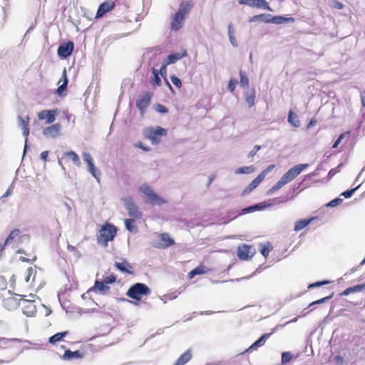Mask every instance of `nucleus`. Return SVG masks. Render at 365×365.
Here are the masks:
<instances>
[{
    "mask_svg": "<svg viewBox=\"0 0 365 365\" xmlns=\"http://www.w3.org/2000/svg\"><path fill=\"white\" fill-rule=\"evenodd\" d=\"M138 192L140 196L152 206H161L168 203V201L158 195L153 187L147 182L142 183L138 187Z\"/></svg>",
    "mask_w": 365,
    "mask_h": 365,
    "instance_id": "1",
    "label": "nucleus"
},
{
    "mask_svg": "<svg viewBox=\"0 0 365 365\" xmlns=\"http://www.w3.org/2000/svg\"><path fill=\"white\" fill-rule=\"evenodd\" d=\"M191 7L192 4L188 1L183 2L180 5L178 10L172 17L170 23L171 30L178 31L182 27L183 20L185 16L188 14Z\"/></svg>",
    "mask_w": 365,
    "mask_h": 365,
    "instance_id": "2",
    "label": "nucleus"
},
{
    "mask_svg": "<svg viewBox=\"0 0 365 365\" xmlns=\"http://www.w3.org/2000/svg\"><path fill=\"white\" fill-rule=\"evenodd\" d=\"M168 134V130L160 126H150L143 129V136L149 140L153 145H158L162 138Z\"/></svg>",
    "mask_w": 365,
    "mask_h": 365,
    "instance_id": "3",
    "label": "nucleus"
},
{
    "mask_svg": "<svg viewBox=\"0 0 365 365\" xmlns=\"http://www.w3.org/2000/svg\"><path fill=\"white\" fill-rule=\"evenodd\" d=\"M117 232V228L111 225L106 223L102 226L97 235V241L99 245L107 247L108 242L112 241Z\"/></svg>",
    "mask_w": 365,
    "mask_h": 365,
    "instance_id": "4",
    "label": "nucleus"
},
{
    "mask_svg": "<svg viewBox=\"0 0 365 365\" xmlns=\"http://www.w3.org/2000/svg\"><path fill=\"white\" fill-rule=\"evenodd\" d=\"M38 299L37 296L33 294L29 295L21 296V307L23 313L27 317H34L36 313V305L35 304L36 300Z\"/></svg>",
    "mask_w": 365,
    "mask_h": 365,
    "instance_id": "5",
    "label": "nucleus"
},
{
    "mask_svg": "<svg viewBox=\"0 0 365 365\" xmlns=\"http://www.w3.org/2000/svg\"><path fill=\"white\" fill-rule=\"evenodd\" d=\"M120 202L126 209L128 215L134 219H140L142 217L143 214L139 210L138 207L136 205L134 199L130 195H127L120 199Z\"/></svg>",
    "mask_w": 365,
    "mask_h": 365,
    "instance_id": "6",
    "label": "nucleus"
},
{
    "mask_svg": "<svg viewBox=\"0 0 365 365\" xmlns=\"http://www.w3.org/2000/svg\"><path fill=\"white\" fill-rule=\"evenodd\" d=\"M150 293V290L145 284L136 283L128 289L127 295L133 299L140 300L144 295Z\"/></svg>",
    "mask_w": 365,
    "mask_h": 365,
    "instance_id": "7",
    "label": "nucleus"
},
{
    "mask_svg": "<svg viewBox=\"0 0 365 365\" xmlns=\"http://www.w3.org/2000/svg\"><path fill=\"white\" fill-rule=\"evenodd\" d=\"M309 165L306 163L296 165L288 170L280 179L284 185H287L295 179Z\"/></svg>",
    "mask_w": 365,
    "mask_h": 365,
    "instance_id": "8",
    "label": "nucleus"
},
{
    "mask_svg": "<svg viewBox=\"0 0 365 365\" xmlns=\"http://www.w3.org/2000/svg\"><path fill=\"white\" fill-rule=\"evenodd\" d=\"M255 254V249L250 245H241L237 248V256L242 260H247Z\"/></svg>",
    "mask_w": 365,
    "mask_h": 365,
    "instance_id": "9",
    "label": "nucleus"
},
{
    "mask_svg": "<svg viewBox=\"0 0 365 365\" xmlns=\"http://www.w3.org/2000/svg\"><path fill=\"white\" fill-rule=\"evenodd\" d=\"M83 158L88 164V170L89 173L96 179L98 182L100 180V171L95 167L93 163V158L91 154L88 153H83Z\"/></svg>",
    "mask_w": 365,
    "mask_h": 365,
    "instance_id": "10",
    "label": "nucleus"
},
{
    "mask_svg": "<svg viewBox=\"0 0 365 365\" xmlns=\"http://www.w3.org/2000/svg\"><path fill=\"white\" fill-rule=\"evenodd\" d=\"M58 114V110L57 109L43 110L38 113V118L40 120H45L47 124H51L56 120Z\"/></svg>",
    "mask_w": 365,
    "mask_h": 365,
    "instance_id": "11",
    "label": "nucleus"
},
{
    "mask_svg": "<svg viewBox=\"0 0 365 365\" xmlns=\"http://www.w3.org/2000/svg\"><path fill=\"white\" fill-rule=\"evenodd\" d=\"M62 126L60 123H56L45 128L43 134L48 138H56L61 135Z\"/></svg>",
    "mask_w": 365,
    "mask_h": 365,
    "instance_id": "12",
    "label": "nucleus"
},
{
    "mask_svg": "<svg viewBox=\"0 0 365 365\" xmlns=\"http://www.w3.org/2000/svg\"><path fill=\"white\" fill-rule=\"evenodd\" d=\"M240 4H245L251 7L263 8L264 9L272 11L265 0H239Z\"/></svg>",
    "mask_w": 365,
    "mask_h": 365,
    "instance_id": "13",
    "label": "nucleus"
},
{
    "mask_svg": "<svg viewBox=\"0 0 365 365\" xmlns=\"http://www.w3.org/2000/svg\"><path fill=\"white\" fill-rule=\"evenodd\" d=\"M3 304L8 310H14L21 305V298L18 299L17 296L11 294L4 299Z\"/></svg>",
    "mask_w": 365,
    "mask_h": 365,
    "instance_id": "14",
    "label": "nucleus"
},
{
    "mask_svg": "<svg viewBox=\"0 0 365 365\" xmlns=\"http://www.w3.org/2000/svg\"><path fill=\"white\" fill-rule=\"evenodd\" d=\"M74 48V44L72 41H68L65 43H62L59 46L58 49V55L61 58H67L69 56Z\"/></svg>",
    "mask_w": 365,
    "mask_h": 365,
    "instance_id": "15",
    "label": "nucleus"
},
{
    "mask_svg": "<svg viewBox=\"0 0 365 365\" xmlns=\"http://www.w3.org/2000/svg\"><path fill=\"white\" fill-rule=\"evenodd\" d=\"M29 116H26V119H24L21 118V116L18 117V124L19 126L22 130V133L24 136H25V145H24V153H25L26 149H27V142H28V135H29V129L28 128V123H29Z\"/></svg>",
    "mask_w": 365,
    "mask_h": 365,
    "instance_id": "16",
    "label": "nucleus"
},
{
    "mask_svg": "<svg viewBox=\"0 0 365 365\" xmlns=\"http://www.w3.org/2000/svg\"><path fill=\"white\" fill-rule=\"evenodd\" d=\"M150 94L149 93H145L140 98L137 100L136 106L137 108L143 113L145 108L148 106L150 102Z\"/></svg>",
    "mask_w": 365,
    "mask_h": 365,
    "instance_id": "17",
    "label": "nucleus"
},
{
    "mask_svg": "<svg viewBox=\"0 0 365 365\" xmlns=\"http://www.w3.org/2000/svg\"><path fill=\"white\" fill-rule=\"evenodd\" d=\"M20 239V231L18 229L12 230L6 237L4 247L11 245L19 241Z\"/></svg>",
    "mask_w": 365,
    "mask_h": 365,
    "instance_id": "18",
    "label": "nucleus"
},
{
    "mask_svg": "<svg viewBox=\"0 0 365 365\" xmlns=\"http://www.w3.org/2000/svg\"><path fill=\"white\" fill-rule=\"evenodd\" d=\"M114 6V3L112 1H107L101 4L97 11L96 17H101L106 12L110 11Z\"/></svg>",
    "mask_w": 365,
    "mask_h": 365,
    "instance_id": "19",
    "label": "nucleus"
},
{
    "mask_svg": "<svg viewBox=\"0 0 365 365\" xmlns=\"http://www.w3.org/2000/svg\"><path fill=\"white\" fill-rule=\"evenodd\" d=\"M187 51L185 50H183L181 52L170 54L168 56L165 62L168 65L175 63L177 61L182 58L183 57L187 56Z\"/></svg>",
    "mask_w": 365,
    "mask_h": 365,
    "instance_id": "20",
    "label": "nucleus"
},
{
    "mask_svg": "<svg viewBox=\"0 0 365 365\" xmlns=\"http://www.w3.org/2000/svg\"><path fill=\"white\" fill-rule=\"evenodd\" d=\"M160 244L159 247L161 248L168 247L174 244L173 240L167 233H163L160 235Z\"/></svg>",
    "mask_w": 365,
    "mask_h": 365,
    "instance_id": "21",
    "label": "nucleus"
},
{
    "mask_svg": "<svg viewBox=\"0 0 365 365\" xmlns=\"http://www.w3.org/2000/svg\"><path fill=\"white\" fill-rule=\"evenodd\" d=\"M262 175L260 176L259 175L255 178L248 185L247 187L244 190L243 194H247L250 192H252L254 189H255L259 183L263 180Z\"/></svg>",
    "mask_w": 365,
    "mask_h": 365,
    "instance_id": "22",
    "label": "nucleus"
},
{
    "mask_svg": "<svg viewBox=\"0 0 365 365\" xmlns=\"http://www.w3.org/2000/svg\"><path fill=\"white\" fill-rule=\"evenodd\" d=\"M271 23L275 24H282L286 23H292L294 21V18L292 17H284V16H272L270 15Z\"/></svg>",
    "mask_w": 365,
    "mask_h": 365,
    "instance_id": "23",
    "label": "nucleus"
},
{
    "mask_svg": "<svg viewBox=\"0 0 365 365\" xmlns=\"http://www.w3.org/2000/svg\"><path fill=\"white\" fill-rule=\"evenodd\" d=\"M61 82H62V84L57 89V93L59 96H61L63 93V92L66 89V86L68 83L66 68H64L63 71L62 77L59 80L58 83H61Z\"/></svg>",
    "mask_w": 365,
    "mask_h": 365,
    "instance_id": "24",
    "label": "nucleus"
},
{
    "mask_svg": "<svg viewBox=\"0 0 365 365\" xmlns=\"http://www.w3.org/2000/svg\"><path fill=\"white\" fill-rule=\"evenodd\" d=\"M63 158L70 159L76 166H81V160L78 155L73 151L66 152L63 153Z\"/></svg>",
    "mask_w": 365,
    "mask_h": 365,
    "instance_id": "25",
    "label": "nucleus"
},
{
    "mask_svg": "<svg viewBox=\"0 0 365 365\" xmlns=\"http://www.w3.org/2000/svg\"><path fill=\"white\" fill-rule=\"evenodd\" d=\"M191 357L192 353L190 350H187L180 356L175 365H184L190 360Z\"/></svg>",
    "mask_w": 365,
    "mask_h": 365,
    "instance_id": "26",
    "label": "nucleus"
},
{
    "mask_svg": "<svg viewBox=\"0 0 365 365\" xmlns=\"http://www.w3.org/2000/svg\"><path fill=\"white\" fill-rule=\"evenodd\" d=\"M90 290H98L100 292L105 294L109 290V287L107 285V284L104 283V281L103 282L96 281L94 287H92Z\"/></svg>",
    "mask_w": 365,
    "mask_h": 365,
    "instance_id": "27",
    "label": "nucleus"
},
{
    "mask_svg": "<svg viewBox=\"0 0 365 365\" xmlns=\"http://www.w3.org/2000/svg\"><path fill=\"white\" fill-rule=\"evenodd\" d=\"M263 21L265 23H271L270 14H262L259 15L253 16L250 19V22Z\"/></svg>",
    "mask_w": 365,
    "mask_h": 365,
    "instance_id": "28",
    "label": "nucleus"
},
{
    "mask_svg": "<svg viewBox=\"0 0 365 365\" xmlns=\"http://www.w3.org/2000/svg\"><path fill=\"white\" fill-rule=\"evenodd\" d=\"M255 171V168L253 165H250V166H243V167H240V168L235 169V173L237 175H240V174L248 175V174L254 173Z\"/></svg>",
    "mask_w": 365,
    "mask_h": 365,
    "instance_id": "29",
    "label": "nucleus"
},
{
    "mask_svg": "<svg viewBox=\"0 0 365 365\" xmlns=\"http://www.w3.org/2000/svg\"><path fill=\"white\" fill-rule=\"evenodd\" d=\"M313 219L297 221L294 225V231L299 232L310 224Z\"/></svg>",
    "mask_w": 365,
    "mask_h": 365,
    "instance_id": "30",
    "label": "nucleus"
},
{
    "mask_svg": "<svg viewBox=\"0 0 365 365\" xmlns=\"http://www.w3.org/2000/svg\"><path fill=\"white\" fill-rule=\"evenodd\" d=\"M81 357H82V354L78 351H71L68 350V351H65V353L63 356V359H66V360H69L73 358H81Z\"/></svg>",
    "mask_w": 365,
    "mask_h": 365,
    "instance_id": "31",
    "label": "nucleus"
},
{
    "mask_svg": "<svg viewBox=\"0 0 365 365\" xmlns=\"http://www.w3.org/2000/svg\"><path fill=\"white\" fill-rule=\"evenodd\" d=\"M126 229L131 232H136L137 228L135 225V219H125L124 221Z\"/></svg>",
    "mask_w": 365,
    "mask_h": 365,
    "instance_id": "32",
    "label": "nucleus"
},
{
    "mask_svg": "<svg viewBox=\"0 0 365 365\" xmlns=\"http://www.w3.org/2000/svg\"><path fill=\"white\" fill-rule=\"evenodd\" d=\"M240 85L242 88H248L250 85L248 77L247 76L246 73L243 71H240Z\"/></svg>",
    "mask_w": 365,
    "mask_h": 365,
    "instance_id": "33",
    "label": "nucleus"
},
{
    "mask_svg": "<svg viewBox=\"0 0 365 365\" xmlns=\"http://www.w3.org/2000/svg\"><path fill=\"white\" fill-rule=\"evenodd\" d=\"M288 122L295 128L300 126V121L297 116L294 115V113L292 110L289 112Z\"/></svg>",
    "mask_w": 365,
    "mask_h": 365,
    "instance_id": "34",
    "label": "nucleus"
},
{
    "mask_svg": "<svg viewBox=\"0 0 365 365\" xmlns=\"http://www.w3.org/2000/svg\"><path fill=\"white\" fill-rule=\"evenodd\" d=\"M67 334L68 331L57 333L49 338V342L51 344H55L58 341H60L62 340L63 337H65L67 335Z\"/></svg>",
    "mask_w": 365,
    "mask_h": 365,
    "instance_id": "35",
    "label": "nucleus"
},
{
    "mask_svg": "<svg viewBox=\"0 0 365 365\" xmlns=\"http://www.w3.org/2000/svg\"><path fill=\"white\" fill-rule=\"evenodd\" d=\"M269 334H263L258 340H257L250 347L249 349H257L259 346H261L264 343L265 340L269 336Z\"/></svg>",
    "mask_w": 365,
    "mask_h": 365,
    "instance_id": "36",
    "label": "nucleus"
},
{
    "mask_svg": "<svg viewBox=\"0 0 365 365\" xmlns=\"http://www.w3.org/2000/svg\"><path fill=\"white\" fill-rule=\"evenodd\" d=\"M284 185V183L281 180V179H279V180L274 185H273L270 189L267 190V194L268 195H272Z\"/></svg>",
    "mask_w": 365,
    "mask_h": 365,
    "instance_id": "37",
    "label": "nucleus"
},
{
    "mask_svg": "<svg viewBox=\"0 0 365 365\" xmlns=\"http://www.w3.org/2000/svg\"><path fill=\"white\" fill-rule=\"evenodd\" d=\"M206 272H207V268H205V267H202V266H200V267H196L193 270H192L189 273V277H190V278H192L195 275L202 274H205Z\"/></svg>",
    "mask_w": 365,
    "mask_h": 365,
    "instance_id": "38",
    "label": "nucleus"
},
{
    "mask_svg": "<svg viewBox=\"0 0 365 365\" xmlns=\"http://www.w3.org/2000/svg\"><path fill=\"white\" fill-rule=\"evenodd\" d=\"M153 78L152 80L153 85L157 86H160L161 80H160V78L159 77L158 71L157 69H153Z\"/></svg>",
    "mask_w": 365,
    "mask_h": 365,
    "instance_id": "39",
    "label": "nucleus"
},
{
    "mask_svg": "<svg viewBox=\"0 0 365 365\" xmlns=\"http://www.w3.org/2000/svg\"><path fill=\"white\" fill-rule=\"evenodd\" d=\"M329 5L331 8L341 10L344 9V5L336 0H329Z\"/></svg>",
    "mask_w": 365,
    "mask_h": 365,
    "instance_id": "40",
    "label": "nucleus"
},
{
    "mask_svg": "<svg viewBox=\"0 0 365 365\" xmlns=\"http://www.w3.org/2000/svg\"><path fill=\"white\" fill-rule=\"evenodd\" d=\"M275 201H276V199H274V200H270L267 202H261V203H259V204H257L256 205H259V207L257 209V210H262L265 207H270L273 205L275 204Z\"/></svg>",
    "mask_w": 365,
    "mask_h": 365,
    "instance_id": "41",
    "label": "nucleus"
},
{
    "mask_svg": "<svg viewBox=\"0 0 365 365\" xmlns=\"http://www.w3.org/2000/svg\"><path fill=\"white\" fill-rule=\"evenodd\" d=\"M246 102L249 105L250 107H252L255 105V95L254 92L250 94H247Z\"/></svg>",
    "mask_w": 365,
    "mask_h": 365,
    "instance_id": "42",
    "label": "nucleus"
},
{
    "mask_svg": "<svg viewBox=\"0 0 365 365\" xmlns=\"http://www.w3.org/2000/svg\"><path fill=\"white\" fill-rule=\"evenodd\" d=\"M349 288L351 293L361 292L363 290H365V282L364 284H357Z\"/></svg>",
    "mask_w": 365,
    "mask_h": 365,
    "instance_id": "43",
    "label": "nucleus"
},
{
    "mask_svg": "<svg viewBox=\"0 0 365 365\" xmlns=\"http://www.w3.org/2000/svg\"><path fill=\"white\" fill-rule=\"evenodd\" d=\"M361 185V183H360L356 187H354V188H353V189H351L350 190H346V191L343 192L341 193V195L344 196L345 198H349V197H351L352 195L360 187Z\"/></svg>",
    "mask_w": 365,
    "mask_h": 365,
    "instance_id": "44",
    "label": "nucleus"
},
{
    "mask_svg": "<svg viewBox=\"0 0 365 365\" xmlns=\"http://www.w3.org/2000/svg\"><path fill=\"white\" fill-rule=\"evenodd\" d=\"M342 199L335 198L326 205L327 207H334L341 203Z\"/></svg>",
    "mask_w": 365,
    "mask_h": 365,
    "instance_id": "45",
    "label": "nucleus"
},
{
    "mask_svg": "<svg viewBox=\"0 0 365 365\" xmlns=\"http://www.w3.org/2000/svg\"><path fill=\"white\" fill-rule=\"evenodd\" d=\"M115 267L122 272H128L127 269L128 264L126 262H115Z\"/></svg>",
    "mask_w": 365,
    "mask_h": 365,
    "instance_id": "46",
    "label": "nucleus"
},
{
    "mask_svg": "<svg viewBox=\"0 0 365 365\" xmlns=\"http://www.w3.org/2000/svg\"><path fill=\"white\" fill-rule=\"evenodd\" d=\"M34 273H35V269H34L33 267L28 268L26 270V276L25 277V281L26 282H29L30 280V278L32 276H34Z\"/></svg>",
    "mask_w": 365,
    "mask_h": 365,
    "instance_id": "47",
    "label": "nucleus"
},
{
    "mask_svg": "<svg viewBox=\"0 0 365 365\" xmlns=\"http://www.w3.org/2000/svg\"><path fill=\"white\" fill-rule=\"evenodd\" d=\"M237 83V80H235L234 78H231L229 81V83H228V86H227L228 90L230 92H233L235 89V86H236Z\"/></svg>",
    "mask_w": 365,
    "mask_h": 365,
    "instance_id": "48",
    "label": "nucleus"
},
{
    "mask_svg": "<svg viewBox=\"0 0 365 365\" xmlns=\"http://www.w3.org/2000/svg\"><path fill=\"white\" fill-rule=\"evenodd\" d=\"M349 133H344L341 134L338 139L335 141V143L333 145V148H336L339 145V144L341 143V141L346 137L349 135Z\"/></svg>",
    "mask_w": 365,
    "mask_h": 365,
    "instance_id": "49",
    "label": "nucleus"
},
{
    "mask_svg": "<svg viewBox=\"0 0 365 365\" xmlns=\"http://www.w3.org/2000/svg\"><path fill=\"white\" fill-rule=\"evenodd\" d=\"M170 80L172 81V83L178 88H180L181 86H182V83H181V81L179 78L175 76H172L170 77Z\"/></svg>",
    "mask_w": 365,
    "mask_h": 365,
    "instance_id": "50",
    "label": "nucleus"
},
{
    "mask_svg": "<svg viewBox=\"0 0 365 365\" xmlns=\"http://www.w3.org/2000/svg\"><path fill=\"white\" fill-rule=\"evenodd\" d=\"M331 296H328V297H324L322 299H318L317 301H314L313 302H312L309 307H312L313 305H315V304H322L327 301H328L329 299H331Z\"/></svg>",
    "mask_w": 365,
    "mask_h": 365,
    "instance_id": "51",
    "label": "nucleus"
},
{
    "mask_svg": "<svg viewBox=\"0 0 365 365\" xmlns=\"http://www.w3.org/2000/svg\"><path fill=\"white\" fill-rule=\"evenodd\" d=\"M292 359V355L289 352H284L282 354V363L289 362Z\"/></svg>",
    "mask_w": 365,
    "mask_h": 365,
    "instance_id": "52",
    "label": "nucleus"
},
{
    "mask_svg": "<svg viewBox=\"0 0 365 365\" xmlns=\"http://www.w3.org/2000/svg\"><path fill=\"white\" fill-rule=\"evenodd\" d=\"M135 147L138 148H140L142 150H143L144 151H146V152H148L150 151L151 149L149 146H145L143 144V143L141 142H137L135 143Z\"/></svg>",
    "mask_w": 365,
    "mask_h": 365,
    "instance_id": "53",
    "label": "nucleus"
},
{
    "mask_svg": "<svg viewBox=\"0 0 365 365\" xmlns=\"http://www.w3.org/2000/svg\"><path fill=\"white\" fill-rule=\"evenodd\" d=\"M274 168V165H271L269 166H268L264 170H263L260 174L259 175L262 176V178L264 179V178L266 177V175L270 172L272 171Z\"/></svg>",
    "mask_w": 365,
    "mask_h": 365,
    "instance_id": "54",
    "label": "nucleus"
},
{
    "mask_svg": "<svg viewBox=\"0 0 365 365\" xmlns=\"http://www.w3.org/2000/svg\"><path fill=\"white\" fill-rule=\"evenodd\" d=\"M261 149V146L259 145H255L253 149L248 154V157L253 158L256 153Z\"/></svg>",
    "mask_w": 365,
    "mask_h": 365,
    "instance_id": "55",
    "label": "nucleus"
},
{
    "mask_svg": "<svg viewBox=\"0 0 365 365\" xmlns=\"http://www.w3.org/2000/svg\"><path fill=\"white\" fill-rule=\"evenodd\" d=\"M259 207V205H253V206H250L247 208H245L242 210V214H245V213H247V212H253V211H255V210H257Z\"/></svg>",
    "mask_w": 365,
    "mask_h": 365,
    "instance_id": "56",
    "label": "nucleus"
},
{
    "mask_svg": "<svg viewBox=\"0 0 365 365\" xmlns=\"http://www.w3.org/2000/svg\"><path fill=\"white\" fill-rule=\"evenodd\" d=\"M228 37H229V41H230L231 45L233 47H235V48L237 47L238 46V43L237 41L235 36H228Z\"/></svg>",
    "mask_w": 365,
    "mask_h": 365,
    "instance_id": "57",
    "label": "nucleus"
},
{
    "mask_svg": "<svg viewBox=\"0 0 365 365\" xmlns=\"http://www.w3.org/2000/svg\"><path fill=\"white\" fill-rule=\"evenodd\" d=\"M115 281V277L113 275L108 276L105 278L104 283L106 284H111Z\"/></svg>",
    "mask_w": 365,
    "mask_h": 365,
    "instance_id": "58",
    "label": "nucleus"
},
{
    "mask_svg": "<svg viewBox=\"0 0 365 365\" xmlns=\"http://www.w3.org/2000/svg\"><path fill=\"white\" fill-rule=\"evenodd\" d=\"M235 29H234L232 24H230L227 27L228 36H235Z\"/></svg>",
    "mask_w": 365,
    "mask_h": 365,
    "instance_id": "59",
    "label": "nucleus"
},
{
    "mask_svg": "<svg viewBox=\"0 0 365 365\" xmlns=\"http://www.w3.org/2000/svg\"><path fill=\"white\" fill-rule=\"evenodd\" d=\"M269 249L266 247H264L262 250H261V254L264 257H267L268 254H269Z\"/></svg>",
    "mask_w": 365,
    "mask_h": 365,
    "instance_id": "60",
    "label": "nucleus"
},
{
    "mask_svg": "<svg viewBox=\"0 0 365 365\" xmlns=\"http://www.w3.org/2000/svg\"><path fill=\"white\" fill-rule=\"evenodd\" d=\"M168 64H166V63L165 62V63L162 66L160 70V73L161 74V76H164L166 73V66H167Z\"/></svg>",
    "mask_w": 365,
    "mask_h": 365,
    "instance_id": "61",
    "label": "nucleus"
},
{
    "mask_svg": "<svg viewBox=\"0 0 365 365\" xmlns=\"http://www.w3.org/2000/svg\"><path fill=\"white\" fill-rule=\"evenodd\" d=\"M48 154V152L47 150L42 152L40 155L41 159L43 160L44 161H46Z\"/></svg>",
    "mask_w": 365,
    "mask_h": 365,
    "instance_id": "62",
    "label": "nucleus"
},
{
    "mask_svg": "<svg viewBox=\"0 0 365 365\" xmlns=\"http://www.w3.org/2000/svg\"><path fill=\"white\" fill-rule=\"evenodd\" d=\"M158 110L159 112H161V113H166L167 112V109H166L165 107H164V106H163L161 105H158Z\"/></svg>",
    "mask_w": 365,
    "mask_h": 365,
    "instance_id": "63",
    "label": "nucleus"
},
{
    "mask_svg": "<svg viewBox=\"0 0 365 365\" xmlns=\"http://www.w3.org/2000/svg\"><path fill=\"white\" fill-rule=\"evenodd\" d=\"M361 103L365 107V91L361 94Z\"/></svg>",
    "mask_w": 365,
    "mask_h": 365,
    "instance_id": "64",
    "label": "nucleus"
}]
</instances>
